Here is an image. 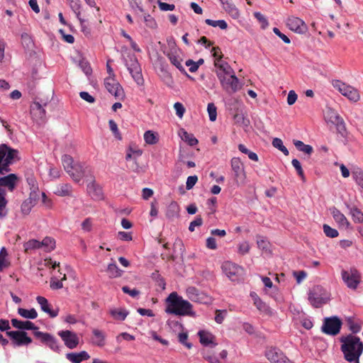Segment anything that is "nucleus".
<instances>
[{
  "label": "nucleus",
  "mask_w": 363,
  "mask_h": 363,
  "mask_svg": "<svg viewBox=\"0 0 363 363\" xmlns=\"http://www.w3.org/2000/svg\"><path fill=\"white\" fill-rule=\"evenodd\" d=\"M340 342L342 343L340 350L345 359L348 362L359 363V357L363 352V342L361 339L350 334L342 336Z\"/></svg>",
  "instance_id": "obj_1"
},
{
  "label": "nucleus",
  "mask_w": 363,
  "mask_h": 363,
  "mask_svg": "<svg viewBox=\"0 0 363 363\" xmlns=\"http://www.w3.org/2000/svg\"><path fill=\"white\" fill-rule=\"evenodd\" d=\"M62 163L66 172L76 183H79L83 179L86 180L93 174L89 165L74 162L73 157L69 155H62Z\"/></svg>",
  "instance_id": "obj_2"
},
{
  "label": "nucleus",
  "mask_w": 363,
  "mask_h": 363,
  "mask_svg": "<svg viewBox=\"0 0 363 363\" xmlns=\"http://www.w3.org/2000/svg\"><path fill=\"white\" fill-rule=\"evenodd\" d=\"M165 312L169 314L184 316H194L192 304L178 295L177 292L171 293L166 299Z\"/></svg>",
  "instance_id": "obj_3"
},
{
  "label": "nucleus",
  "mask_w": 363,
  "mask_h": 363,
  "mask_svg": "<svg viewBox=\"0 0 363 363\" xmlns=\"http://www.w3.org/2000/svg\"><path fill=\"white\" fill-rule=\"evenodd\" d=\"M19 152L5 143L0 145V174L4 175L11 171L10 166L21 160Z\"/></svg>",
  "instance_id": "obj_4"
},
{
  "label": "nucleus",
  "mask_w": 363,
  "mask_h": 363,
  "mask_svg": "<svg viewBox=\"0 0 363 363\" xmlns=\"http://www.w3.org/2000/svg\"><path fill=\"white\" fill-rule=\"evenodd\" d=\"M129 62L124 58L125 65L133 80L139 86L144 84V79L142 74V69L136 56L134 54L128 55Z\"/></svg>",
  "instance_id": "obj_5"
},
{
  "label": "nucleus",
  "mask_w": 363,
  "mask_h": 363,
  "mask_svg": "<svg viewBox=\"0 0 363 363\" xmlns=\"http://www.w3.org/2000/svg\"><path fill=\"white\" fill-rule=\"evenodd\" d=\"M342 325V322L339 317H327L323 320L321 330L326 335L335 336L340 333Z\"/></svg>",
  "instance_id": "obj_6"
},
{
  "label": "nucleus",
  "mask_w": 363,
  "mask_h": 363,
  "mask_svg": "<svg viewBox=\"0 0 363 363\" xmlns=\"http://www.w3.org/2000/svg\"><path fill=\"white\" fill-rule=\"evenodd\" d=\"M341 275L344 283L351 289H356L361 281V274L355 267L342 270Z\"/></svg>",
  "instance_id": "obj_7"
},
{
  "label": "nucleus",
  "mask_w": 363,
  "mask_h": 363,
  "mask_svg": "<svg viewBox=\"0 0 363 363\" xmlns=\"http://www.w3.org/2000/svg\"><path fill=\"white\" fill-rule=\"evenodd\" d=\"M332 84L341 94L346 96L350 101L355 102L359 99L358 91L352 86L346 84L345 82L338 79L333 80Z\"/></svg>",
  "instance_id": "obj_8"
},
{
  "label": "nucleus",
  "mask_w": 363,
  "mask_h": 363,
  "mask_svg": "<svg viewBox=\"0 0 363 363\" xmlns=\"http://www.w3.org/2000/svg\"><path fill=\"white\" fill-rule=\"evenodd\" d=\"M218 78L222 87L227 91L235 93L241 88L240 81L235 74L225 76L218 74Z\"/></svg>",
  "instance_id": "obj_9"
},
{
  "label": "nucleus",
  "mask_w": 363,
  "mask_h": 363,
  "mask_svg": "<svg viewBox=\"0 0 363 363\" xmlns=\"http://www.w3.org/2000/svg\"><path fill=\"white\" fill-rule=\"evenodd\" d=\"M325 289L321 286H315L308 293V301L315 308H319L326 303V298L324 296Z\"/></svg>",
  "instance_id": "obj_10"
},
{
  "label": "nucleus",
  "mask_w": 363,
  "mask_h": 363,
  "mask_svg": "<svg viewBox=\"0 0 363 363\" xmlns=\"http://www.w3.org/2000/svg\"><path fill=\"white\" fill-rule=\"evenodd\" d=\"M104 85L107 91L116 99L124 98V91L122 86L116 80L115 77H108L104 80Z\"/></svg>",
  "instance_id": "obj_11"
},
{
  "label": "nucleus",
  "mask_w": 363,
  "mask_h": 363,
  "mask_svg": "<svg viewBox=\"0 0 363 363\" xmlns=\"http://www.w3.org/2000/svg\"><path fill=\"white\" fill-rule=\"evenodd\" d=\"M265 356L271 363H294L277 347L267 349Z\"/></svg>",
  "instance_id": "obj_12"
},
{
  "label": "nucleus",
  "mask_w": 363,
  "mask_h": 363,
  "mask_svg": "<svg viewBox=\"0 0 363 363\" xmlns=\"http://www.w3.org/2000/svg\"><path fill=\"white\" fill-rule=\"evenodd\" d=\"M222 270L231 281H235L239 279L243 269L235 263L227 261L223 263Z\"/></svg>",
  "instance_id": "obj_13"
},
{
  "label": "nucleus",
  "mask_w": 363,
  "mask_h": 363,
  "mask_svg": "<svg viewBox=\"0 0 363 363\" xmlns=\"http://www.w3.org/2000/svg\"><path fill=\"white\" fill-rule=\"evenodd\" d=\"M35 337L40 340L41 342L45 344L50 350L59 352L60 347L57 340L51 334L41 331H35Z\"/></svg>",
  "instance_id": "obj_14"
},
{
  "label": "nucleus",
  "mask_w": 363,
  "mask_h": 363,
  "mask_svg": "<svg viewBox=\"0 0 363 363\" xmlns=\"http://www.w3.org/2000/svg\"><path fill=\"white\" fill-rule=\"evenodd\" d=\"M6 335L11 339L13 344L16 346L28 345L33 341L25 331H7Z\"/></svg>",
  "instance_id": "obj_15"
},
{
  "label": "nucleus",
  "mask_w": 363,
  "mask_h": 363,
  "mask_svg": "<svg viewBox=\"0 0 363 363\" xmlns=\"http://www.w3.org/2000/svg\"><path fill=\"white\" fill-rule=\"evenodd\" d=\"M286 25L291 30L296 33L304 34L308 31L307 25L302 19L298 17H289L286 21Z\"/></svg>",
  "instance_id": "obj_16"
},
{
  "label": "nucleus",
  "mask_w": 363,
  "mask_h": 363,
  "mask_svg": "<svg viewBox=\"0 0 363 363\" xmlns=\"http://www.w3.org/2000/svg\"><path fill=\"white\" fill-rule=\"evenodd\" d=\"M57 334L69 349H74L79 345V337L75 333L70 330H61Z\"/></svg>",
  "instance_id": "obj_17"
},
{
  "label": "nucleus",
  "mask_w": 363,
  "mask_h": 363,
  "mask_svg": "<svg viewBox=\"0 0 363 363\" xmlns=\"http://www.w3.org/2000/svg\"><path fill=\"white\" fill-rule=\"evenodd\" d=\"M87 184V192L94 199H103V192L101 188L96 184L95 177L92 174L86 179Z\"/></svg>",
  "instance_id": "obj_18"
},
{
  "label": "nucleus",
  "mask_w": 363,
  "mask_h": 363,
  "mask_svg": "<svg viewBox=\"0 0 363 363\" xmlns=\"http://www.w3.org/2000/svg\"><path fill=\"white\" fill-rule=\"evenodd\" d=\"M18 177L11 173L6 176L0 177V187H7L10 191H13L17 185Z\"/></svg>",
  "instance_id": "obj_19"
},
{
  "label": "nucleus",
  "mask_w": 363,
  "mask_h": 363,
  "mask_svg": "<svg viewBox=\"0 0 363 363\" xmlns=\"http://www.w3.org/2000/svg\"><path fill=\"white\" fill-rule=\"evenodd\" d=\"M26 181L29 186L31 196H38L39 187L33 172L30 169L25 173Z\"/></svg>",
  "instance_id": "obj_20"
},
{
  "label": "nucleus",
  "mask_w": 363,
  "mask_h": 363,
  "mask_svg": "<svg viewBox=\"0 0 363 363\" xmlns=\"http://www.w3.org/2000/svg\"><path fill=\"white\" fill-rule=\"evenodd\" d=\"M36 301L38 303L40 306L41 310L48 313L50 318H55L58 315L59 308L51 309L50 308V304L46 298L43 296H38L36 298Z\"/></svg>",
  "instance_id": "obj_21"
},
{
  "label": "nucleus",
  "mask_w": 363,
  "mask_h": 363,
  "mask_svg": "<svg viewBox=\"0 0 363 363\" xmlns=\"http://www.w3.org/2000/svg\"><path fill=\"white\" fill-rule=\"evenodd\" d=\"M214 65L218 68V71L216 72L217 75L218 74H221V75L225 76L235 74L233 69L229 65V64L221 60V56L219 57V59H216V60H215Z\"/></svg>",
  "instance_id": "obj_22"
},
{
  "label": "nucleus",
  "mask_w": 363,
  "mask_h": 363,
  "mask_svg": "<svg viewBox=\"0 0 363 363\" xmlns=\"http://www.w3.org/2000/svg\"><path fill=\"white\" fill-rule=\"evenodd\" d=\"M11 324L13 327L21 330V331L26 330H34L38 331V327H37L30 320L22 321L16 318L11 319Z\"/></svg>",
  "instance_id": "obj_23"
},
{
  "label": "nucleus",
  "mask_w": 363,
  "mask_h": 363,
  "mask_svg": "<svg viewBox=\"0 0 363 363\" xmlns=\"http://www.w3.org/2000/svg\"><path fill=\"white\" fill-rule=\"evenodd\" d=\"M250 296L254 301L255 306L259 311L269 315H272L273 314V310L267 304L263 302L255 292H251Z\"/></svg>",
  "instance_id": "obj_24"
},
{
  "label": "nucleus",
  "mask_w": 363,
  "mask_h": 363,
  "mask_svg": "<svg viewBox=\"0 0 363 363\" xmlns=\"http://www.w3.org/2000/svg\"><path fill=\"white\" fill-rule=\"evenodd\" d=\"M331 214L335 222L339 225L340 227L348 228L350 225V222L343 213H342L337 208L333 207L330 209Z\"/></svg>",
  "instance_id": "obj_25"
},
{
  "label": "nucleus",
  "mask_w": 363,
  "mask_h": 363,
  "mask_svg": "<svg viewBox=\"0 0 363 363\" xmlns=\"http://www.w3.org/2000/svg\"><path fill=\"white\" fill-rule=\"evenodd\" d=\"M66 358L72 363H81L82 361L88 360L90 355L86 351L80 352H69L66 354Z\"/></svg>",
  "instance_id": "obj_26"
},
{
  "label": "nucleus",
  "mask_w": 363,
  "mask_h": 363,
  "mask_svg": "<svg viewBox=\"0 0 363 363\" xmlns=\"http://www.w3.org/2000/svg\"><path fill=\"white\" fill-rule=\"evenodd\" d=\"M38 196H31L29 194L28 199L23 201L21 206V213L24 215H28L32 208L35 205Z\"/></svg>",
  "instance_id": "obj_27"
},
{
  "label": "nucleus",
  "mask_w": 363,
  "mask_h": 363,
  "mask_svg": "<svg viewBox=\"0 0 363 363\" xmlns=\"http://www.w3.org/2000/svg\"><path fill=\"white\" fill-rule=\"evenodd\" d=\"M198 335L199 336L200 342L203 346H211L215 347L217 344L213 342L215 337L208 332L205 330H200L198 333Z\"/></svg>",
  "instance_id": "obj_28"
},
{
  "label": "nucleus",
  "mask_w": 363,
  "mask_h": 363,
  "mask_svg": "<svg viewBox=\"0 0 363 363\" xmlns=\"http://www.w3.org/2000/svg\"><path fill=\"white\" fill-rule=\"evenodd\" d=\"M330 121L336 125V129L338 133L342 136H345L347 133L345 123L343 119L337 113L330 117Z\"/></svg>",
  "instance_id": "obj_29"
},
{
  "label": "nucleus",
  "mask_w": 363,
  "mask_h": 363,
  "mask_svg": "<svg viewBox=\"0 0 363 363\" xmlns=\"http://www.w3.org/2000/svg\"><path fill=\"white\" fill-rule=\"evenodd\" d=\"M93 337L91 342L94 345L98 347H104L106 344V335L104 332L99 329H94L92 330Z\"/></svg>",
  "instance_id": "obj_30"
},
{
  "label": "nucleus",
  "mask_w": 363,
  "mask_h": 363,
  "mask_svg": "<svg viewBox=\"0 0 363 363\" xmlns=\"http://www.w3.org/2000/svg\"><path fill=\"white\" fill-rule=\"evenodd\" d=\"M166 216L169 220L179 217V206L176 201H172L167 207Z\"/></svg>",
  "instance_id": "obj_31"
},
{
  "label": "nucleus",
  "mask_w": 363,
  "mask_h": 363,
  "mask_svg": "<svg viewBox=\"0 0 363 363\" xmlns=\"http://www.w3.org/2000/svg\"><path fill=\"white\" fill-rule=\"evenodd\" d=\"M6 190L0 187V218H4L8 215L6 206L8 201L6 199Z\"/></svg>",
  "instance_id": "obj_32"
},
{
  "label": "nucleus",
  "mask_w": 363,
  "mask_h": 363,
  "mask_svg": "<svg viewBox=\"0 0 363 363\" xmlns=\"http://www.w3.org/2000/svg\"><path fill=\"white\" fill-rule=\"evenodd\" d=\"M167 57L169 58L171 63L174 65L182 73L186 74L189 77H190L187 74L184 67L182 65V60L177 56L173 52H170L167 54Z\"/></svg>",
  "instance_id": "obj_33"
},
{
  "label": "nucleus",
  "mask_w": 363,
  "mask_h": 363,
  "mask_svg": "<svg viewBox=\"0 0 363 363\" xmlns=\"http://www.w3.org/2000/svg\"><path fill=\"white\" fill-rule=\"evenodd\" d=\"M143 153V151L140 150H133L131 147H130L127 150V154L125 156L126 160H130L131 159L135 160V162H136L137 157H140ZM133 171L134 172H138L139 169V165L135 163V167H132Z\"/></svg>",
  "instance_id": "obj_34"
},
{
  "label": "nucleus",
  "mask_w": 363,
  "mask_h": 363,
  "mask_svg": "<svg viewBox=\"0 0 363 363\" xmlns=\"http://www.w3.org/2000/svg\"><path fill=\"white\" fill-rule=\"evenodd\" d=\"M55 194L60 196H71L72 186L69 184H62L57 186Z\"/></svg>",
  "instance_id": "obj_35"
},
{
  "label": "nucleus",
  "mask_w": 363,
  "mask_h": 363,
  "mask_svg": "<svg viewBox=\"0 0 363 363\" xmlns=\"http://www.w3.org/2000/svg\"><path fill=\"white\" fill-rule=\"evenodd\" d=\"M67 3L72 10V11L76 14L77 19L82 23L85 22L84 19L81 18V1L80 0H67Z\"/></svg>",
  "instance_id": "obj_36"
},
{
  "label": "nucleus",
  "mask_w": 363,
  "mask_h": 363,
  "mask_svg": "<svg viewBox=\"0 0 363 363\" xmlns=\"http://www.w3.org/2000/svg\"><path fill=\"white\" fill-rule=\"evenodd\" d=\"M223 6L225 11L233 18H237L240 16L239 10L231 1H226L225 4H223Z\"/></svg>",
  "instance_id": "obj_37"
},
{
  "label": "nucleus",
  "mask_w": 363,
  "mask_h": 363,
  "mask_svg": "<svg viewBox=\"0 0 363 363\" xmlns=\"http://www.w3.org/2000/svg\"><path fill=\"white\" fill-rule=\"evenodd\" d=\"M106 272L110 278H117L122 276L123 271L115 262H112L108 265Z\"/></svg>",
  "instance_id": "obj_38"
},
{
  "label": "nucleus",
  "mask_w": 363,
  "mask_h": 363,
  "mask_svg": "<svg viewBox=\"0 0 363 363\" xmlns=\"http://www.w3.org/2000/svg\"><path fill=\"white\" fill-rule=\"evenodd\" d=\"M109 313L115 320L121 321L124 320L129 314V312L124 308H113Z\"/></svg>",
  "instance_id": "obj_39"
},
{
  "label": "nucleus",
  "mask_w": 363,
  "mask_h": 363,
  "mask_svg": "<svg viewBox=\"0 0 363 363\" xmlns=\"http://www.w3.org/2000/svg\"><path fill=\"white\" fill-rule=\"evenodd\" d=\"M180 137L186 143H188L190 146H194L198 144V140L194 137V135L191 133H189L184 129H181L180 130Z\"/></svg>",
  "instance_id": "obj_40"
},
{
  "label": "nucleus",
  "mask_w": 363,
  "mask_h": 363,
  "mask_svg": "<svg viewBox=\"0 0 363 363\" xmlns=\"http://www.w3.org/2000/svg\"><path fill=\"white\" fill-rule=\"evenodd\" d=\"M24 251L29 254L35 250L40 249V241L35 239H30L23 244Z\"/></svg>",
  "instance_id": "obj_41"
},
{
  "label": "nucleus",
  "mask_w": 363,
  "mask_h": 363,
  "mask_svg": "<svg viewBox=\"0 0 363 363\" xmlns=\"http://www.w3.org/2000/svg\"><path fill=\"white\" fill-rule=\"evenodd\" d=\"M40 248H44L45 252H50L55 247V240L51 237H45L42 241H40Z\"/></svg>",
  "instance_id": "obj_42"
},
{
  "label": "nucleus",
  "mask_w": 363,
  "mask_h": 363,
  "mask_svg": "<svg viewBox=\"0 0 363 363\" xmlns=\"http://www.w3.org/2000/svg\"><path fill=\"white\" fill-rule=\"evenodd\" d=\"M230 164H231L232 170L235 173V176L236 177H238L240 176V173L243 170V167L240 162V158H238V157L232 158V160L230 161Z\"/></svg>",
  "instance_id": "obj_43"
},
{
  "label": "nucleus",
  "mask_w": 363,
  "mask_h": 363,
  "mask_svg": "<svg viewBox=\"0 0 363 363\" xmlns=\"http://www.w3.org/2000/svg\"><path fill=\"white\" fill-rule=\"evenodd\" d=\"M18 313L21 316L28 319H35L38 317V313L35 308L28 310L26 308H19L18 309Z\"/></svg>",
  "instance_id": "obj_44"
},
{
  "label": "nucleus",
  "mask_w": 363,
  "mask_h": 363,
  "mask_svg": "<svg viewBox=\"0 0 363 363\" xmlns=\"http://www.w3.org/2000/svg\"><path fill=\"white\" fill-rule=\"evenodd\" d=\"M350 213L354 223L363 222V213L358 208L355 206L350 208Z\"/></svg>",
  "instance_id": "obj_45"
},
{
  "label": "nucleus",
  "mask_w": 363,
  "mask_h": 363,
  "mask_svg": "<svg viewBox=\"0 0 363 363\" xmlns=\"http://www.w3.org/2000/svg\"><path fill=\"white\" fill-rule=\"evenodd\" d=\"M294 145L298 150L308 155H311L313 151L312 146L306 145L301 140H294Z\"/></svg>",
  "instance_id": "obj_46"
},
{
  "label": "nucleus",
  "mask_w": 363,
  "mask_h": 363,
  "mask_svg": "<svg viewBox=\"0 0 363 363\" xmlns=\"http://www.w3.org/2000/svg\"><path fill=\"white\" fill-rule=\"evenodd\" d=\"M144 140L147 144L155 145L156 144L159 138L157 135L152 130H147L144 133Z\"/></svg>",
  "instance_id": "obj_47"
},
{
  "label": "nucleus",
  "mask_w": 363,
  "mask_h": 363,
  "mask_svg": "<svg viewBox=\"0 0 363 363\" xmlns=\"http://www.w3.org/2000/svg\"><path fill=\"white\" fill-rule=\"evenodd\" d=\"M151 278L156 282L157 286L160 287L162 290L165 289L166 282L164 279L159 273V271H155L152 273Z\"/></svg>",
  "instance_id": "obj_48"
},
{
  "label": "nucleus",
  "mask_w": 363,
  "mask_h": 363,
  "mask_svg": "<svg viewBox=\"0 0 363 363\" xmlns=\"http://www.w3.org/2000/svg\"><path fill=\"white\" fill-rule=\"evenodd\" d=\"M205 23L211 26L217 27L218 26L220 29L225 30L228 28V24L224 20L213 21L209 18L205 20Z\"/></svg>",
  "instance_id": "obj_49"
},
{
  "label": "nucleus",
  "mask_w": 363,
  "mask_h": 363,
  "mask_svg": "<svg viewBox=\"0 0 363 363\" xmlns=\"http://www.w3.org/2000/svg\"><path fill=\"white\" fill-rule=\"evenodd\" d=\"M272 145L282 152L284 155L287 156L289 154L288 149L284 145L282 140L280 138H275L272 140Z\"/></svg>",
  "instance_id": "obj_50"
},
{
  "label": "nucleus",
  "mask_w": 363,
  "mask_h": 363,
  "mask_svg": "<svg viewBox=\"0 0 363 363\" xmlns=\"http://www.w3.org/2000/svg\"><path fill=\"white\" fill-rule=\"evenodd\" d=\"M201 291L196 288L195 286H189L186 289V294L189 299H190L191 301L194 302L195 301H197L198 298H196L197 295Z\"/></svg>",
  "instance_id": "obj_51"
},
{
  "label": "nucleus",
  "mask_w": 363,
  "mask_h": 363,
  "mask_svg": "<svg viewBox=\"0 0 363 363\" xmlns=\"http://www.w3.org/2000/svg\"><path fill=\"white\" fill-rule=\"evenodd\" d=\"M201 291L196 288L195 286H189L186 289V294L189 299H190L191 301L194 302L195 301H197L198 298H196L197 295Z\"/></svg>",
  "instance_id": "obj_52"
},
{
  "label": "nucleus",
  "mask_w": 363,
  "mask_h": 363,
  "mask_svg": "<svg viewBox=\"0 0 363 363\" xmlns=\"http://www.w3.org/2000/svg\"><path fill=\"white\" fill-rule=\"evenodd\" d=\"M46 106L45 103L43 105L38 101H35L31 106V113L33 115L34 111H38L40 118H43L45 115V110L44 106Z\"/></svg>",
  "instance_id": "obj_53"
},
{
  "label": "nucleus",
  "mask_w": 363,
  "mask_h": 363,
  "mask_svg": "<svg viewBox=\"0 0 363 363\" xmlns=\"http://www.w3.org/2000/svg\"><path fill=\"white\" fill-rule=\"evenodd\" d=\"M291 164L296 170V172L298 175L301 177V180L303 182H306V177L304 175L303 170L302 169L300 162L297 159H293L291 161Z\"/></svg>",
  "instance_id": "obj_54"
},
{
  "label": "nucleus",
  "mask_w": 363,
  "mask_h": 363,
  "mask_svg": "<svg viewBox=\"0 0 363 363\" xmlns=\"http://www.w3.org/2000/svg\"><path fill=\"white\" fill-rule=\"evenodd\" d=\"M108 125L115 138L119 140H122L121 134L118 128L117 123L112 119L109 120Z\"/></svg>",
  "instance_id": "obj_55"
},
{
  "label": "nucleus",
  "mask_w": 363,
  "mask_h": 363,
  "mask_svg": "<svg viewBox=\"0 0 363 363\" xmlns=\"http://www.w3.org/2000/svg\"><path fill=\"white\" fill-rule=\"evenodd\" d=\"M8 252L5 247H2L0 250V270L2 271L5 267H8L9 263H6V257Z\"/></svg>",
  "instance_id": "obj_56"
},
{
  "label": "nucleus",
  "mask_w": 363,
  "mask_h": 363,
  "mask_svg": "<svg viewBox=\"0 0 363 363\" xmlns=\"http://www.w3.org/2000/svg\"><path fill=\"white\" fill-rule=\"evenodd\" d=\"M323 228L324 233L328 238H335L339 235L338 231L336 229L331 228L327 224H324Z\"/></svg>",
  "instance_id": "obj_57"
},
{
  "label": "nucleus",
  "mask_w": 363,
  "mask_h": 363,
  "mask_svg": "<svg viewBox=\"0 0 363 363\" xmlns=\"http://www.w3.org/2000/svg\"><path fill=\"white\" fill-rule=\"evenodd\" d=\"M196 298H198L197 301H195L194 302L202 303V304H210L212 302L211 298L208 296L206 294L200 291L199 294L197 295Z\"/></svg>",
  "instance_id": "obj_58"
},
{
  "label": "nucleus",
  "mask_w": 363,
  "mask_h": 363,
  "mask_svg": "<svg viewBox=\"0 0 363 363\" xmlns=\"http://www.w3.org/2000/svg\"><path fill=\"white\" fill-rule=\"evenodd\" d=\"M352 177L356 184L363 190V171L356 170L352 172Z\"/></svg>",
  "instance_id": "obj_59"
},
{
  "label": "nucleus",
  "mask_w": 363,
  "mask_h": 363,
  "mask_svg": "<svg viewBox=\"0 0 363 363\" xmlns=\"http://www.w3.org/2000/svg\"><path fill=\"white\" fill-rule=\"evenodd\" d=\"M79 66L83 71V72L86 75L89 76L92 73V69L90 66V64L88 61L82 60L79 61Z\"/></svg>",
  "instance_id": "obj_60"
},
{
  "label": "nucleus",
  "mask_w": 363,
  "mask_h": 363,
  "mask_svg": "<svg viewBox=\"0 0 363 363\" xmlns=\"http://www.w3.org/2000/svg\"><path fill=\"white\" fill-rule=\"evenodd\" d=\"M217 108L214 104L209 103L207 106L209 119L211 121H215L217 117Z\"/></svg>",
  "instance_id": "obj_61"
},
{
  "label": "nucleus",
  "mask_w": 363,
  "mask_h": 363,
  "mask_svg": "<svg viewBox=\"0 0 363 363\" xmlns=\"http://www.w3.org/2000/svg\"><path fill=\"white\" fill-rule=\"evenodd\" d=\"M254 16L262 24V28L264 29L269 26L267 19L260 12H255Z\"/></svg>",
  "instance_id": "obj_62"
},
{
  "label": "nucleus",
  "mask_w": 363,
  "mask_h": 363,
  "mask_svg": "<svg viewBox=\"0 0 363 363\" xmlns=\"http://www.w3.org/2000/svg\"><path fill=\"white\" fill-rule=\"evenodd\" d=\"M203 224V219L201 216H196V218L190 223L189 226V230L191 232H194L195 230V227L201 226Z\"/></svg>",
  "instance_id": "obj_63"
},
{
  "label": "nucleus",
  "mask_w": 363,
  "mask_h": 363,
  "mask_svg": "<svg viewBox=\"0 0 363 363\" xmlns=\"http://www.w3.org/2000/svg\"><path fill=\"white\" fill-rule=\"evenodd\" d=\"M347 323L350 330L352 332V333L356 334L360 331L361 325L357 323H354L351 318H348Z\"/></svg>",
  "instance_id": "obj_64"
}]
</instances>
